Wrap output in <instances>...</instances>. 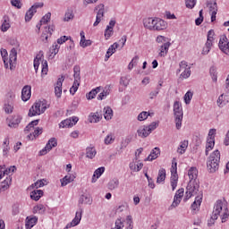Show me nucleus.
<instances>
[{
    "label": "nucleus",
    "mask_w": 229,
    "mask_h": 229,
    "mask_svg": "<svg viewBox=\"0 0 229 229\" xmlns=\"http://www.w3.org/2000/svg\"><path fill=\"white\" fill-rule=\"evenodd\" d=\"M209 74L212 76L213 81H217V69L215 66L210 67Z\"/></svg>",
    "instance_id": "obj_42"
},
{
    "label": "nucleus",
    "mask_w": 229,
    "mask_h": 229,
    "mask_svg": "<svg viewBox=\"0 0 229 229\" xmlns=\"http://www.w3.org/2000/svg\"><path fill=\"white\" fill-rule=\"evenodd\" d=\"M33 8H35V7H30V8L27 11V13H26V14H25V21H26V22H30V21H31V19L33 18V15H34L35 13H37V12L33 10Z\"/></svg>",
    "instance_id": "obj_37"
},
{
    "label": "nucleus",
    "mask_w": 229,
    "mask_h": 229,
    "mask_svg": "<svg viewBox=\"0 0 229 229\" xmlns=\"http://www.w3.org/2000/svg\"><path fill=\"white\" fill-rule=\"evenodd\" d=\"M58 146V141L56 138H51L47 143L46 147L39 151V157H44V155H47V152L52 150L53 148H56Z\"/></svg>",
    "instance_id": "obj_8"
},
{
    "label": "nucleus",
    "mask_w": 229,
    "mask_h": 229,
    "mask_svg": "<svg viewBox=\"0 0 229 229\" xmlns=\"http://www.w3.org/2000/svg\"><path fill=\"white\" fill-rule=\"evenodd\" d=\"M142 167H144V164L142 163H139V164H135L134 162L130 164V169L131 171H140V169H142Z\"/></svg>",
    "instance_id": "obj_40"
},
{
    "label": "nucleus",
    "mask_w": 229,
    "mask_h": 229,
    "mask_svg": "<svg viewBox=\"0 0 229 229\" xmlns=\"http://www.w3.org/2000/svg\"><path fill=\"white\" fill-rule=\"evenodd\" d=\"M104 117L106 121H110V119L114 117V111L110 106H106L104 108Z\"/></svg>",
    "instance_id": "obj_28"
},
{
    "label": "nucleus",
    "mask_w": 229,
    "mask_h": 229,
    "mask_svg": "<svg viewBox=\"0 0 229 229\" xmlns=\"http://www.w3.org/2000/svg\"><path fill=\"white\" fill-rule=\"evenodd\" d=\"M215 144H216V140H214V138H208L206 148L208 149H213Z\"/></svg>",
    "instance_id": "obj_46"
},
{
    "label": "nucleus",
    "mask_w": 229,
    "mask_h": 229,
    "mask_svg": "<svg viewBox=\"0 0 229 229\" xmlns=\"http://www.w3.org/2000/svg\"><path fill=\"white\" fill-rule=\"evenodd\" d=\"M8 30H10V22H8V20H4V22L2 23L1 26V30L8 31Z\"/></svg>",
    "instance_id": "obj_54"
},
{
    "label": "nucleus",
    "mask_w": 229,
    "mask_h": 229,
    "mask_svg": "<svg viewBox=\"0 0 229 229\" xmlns=\"http://www.w3.org/2000/svg\"><path fill=\"white\" fill-rule=\"evenodd\" d=\"M101 119H103V114L99 112L91 113L89 116V123H99Z\"/></svg>",
    "instance_id": "obj_20"
},
{
    "label": "nucleus",
    "mask_w": 229,
    "mask_h": 229,
    "mask_svg": "<svg viewBox=\"0 0 229 229\" xmlns=\"http://www.w3.org/2000/svg\"><path fill=\"white\" fill-rule=\"evenodd\" d=\"M80 66L76 65L73 67V78H74V81L73 83H80L81 80V76L80 75Z\"/></svg>",
    "instance_id": "obj_29"
},
{
    "label": "nucleus",
    "mask_w": 229,
    "mask_h": 229,
    "mask_svg": "<svg viewBox=\"0 0 229 229\" xmlns=\"http://www.w3.org/2000/svg\"><path fill=\"white\" fill-rule=\"evenodd\" d=\"M37 223H38V217L37 216H27L26 217V229H32L35 225H37Z\"/></svg>",
    "instance_id": "obj_16"
},
{
    "label": "nucleus",
    "mask_w": 229,
    "mask_h": 229,
    "mask_svg": "<svg viewBox=\"0 0 229 229\" xmlns=\"http://www.w3.org/2000/svg\"><path fill=\"white\" fill-rule=\"evenodd\" d=\"M216 0H208L207 6L209 8V12H215L217 13V2Z\"/></svg>",
    "instance_id": "obj_30"
},
{
    "label": "nucleus",
    "mask_w": 229,
    "mask_h": 229,
    "mask_svg": "<svg viewBox=\"0 0 229 229\" xmlns=\"http://www.w3.org/2000/svg\"><path fill=\"white\" fill-rule=\"evenodd\" d=\"M72 126H74V123L71 119L64 120L59 123V128H72Z\"/></svg>",
    "instance_id": "obj_36"
},
{
    "label": "nucleus",
    "mask_w": 229,
    "mask_h": 229,
    "mask_svg": "<svg viewBox=\"0 0 229 229\" xmlns=\"http://www.w3.org/2000/svg\"><path fill=\"white\" fill-rule=\"evenodd\" d=\"M47 71H48V68H47V61H43V62H42V70H41V73H42V74H47Z\"/></svg>",
    "instance_id": "obj_63"
},
{
    "label": "nucleus",
    "mask_w": 229,
    "mask_h": 229,
    "mask_svg": "<svg viewBox=\"0 0 229 229\" xmlns=\"http://www.w3.org/2000/svg\"><path fill=\"white\" fill-rule=\"evenodd\" d=\"M31 98V86H24L21 89L22 101H28Z\"/></svg>",
    "instance_id": "obj_15"
},
{
    "label": "nucleus",
    "mask_w": 229,
    "mask_h": 229,
    "mask_svg": "<svg viewBox=\"0 0 229 229\" xmlns=\"http://www.w3.org/2000/svg\"><path fill=\"white\" fill-rule=\"evenodd\" d=\"M117 47H119L118 43H114L112 46H110V47L107 49L106 57L107 59L110 58V56H112L114 53H115V49H117Z\"/></svg>",
    "instance_id": "obj_34"
},
{
    "label": "nucleus",
    "mask_w": 229,
    "mask_h": 229,
    "mask_svg": "<svg viewBox=\"0 0 229 229\" xmlns=\"http://www.w3.org/2000/svg\"><path fill=\"white\" fill-rule=\"evenodd\" d=\"M174 116L175 128L176 130H180L182 128V121H183V108L182 107L180 101H175L174 103Z\"/></svg>",
    "instance_id": "obj_3"
},
{
    "label": "nucleus",
    "mask_w": 229,
    "mask_h": 229,
    "mask_svg": "<svg viewBox=\"0 0 229 229\" xmlns=\"http://www.w3.org/2000/svg\"><path fill=\"white\" fill-rule=\"evenodd\" d=\"M101 91V87H97L86 95L87 99H94L98 94Z\"/></svg>",
    "instance_id": "obj_31"
},
{
    "label": "nucleus",
    "mask_w": 229,
    "mask_h": 229,
    "mask_svg": "<svg viewBox=\"0 0 229 229\" xmlns=\"http://www.w3.org/2000/svg\"><path fill=\"white\" fill-rule=\"evenodd\" d=\"M149 115H151V113L143 111L138 115V121H146Z\"/></svg>",
    "instance_id": "obj_45"
},
{
    "label": "nucleus",
    "mask_w": 229,
    "mask_h": 229,
    "mask_svg": "<svg viewBox=\"0 0 229 229\" xmlns=\"http://www.w3.org/2000/svg\"><path fill=\"white\" fill-rule=\"evenodd\" d=\"M191 76V68H188V70L182 71L181 73V78H183V80H187Z\"/></svg>",
    "instance_id": "obj_61"
},
{
    "label": "nucleus",
    "mask_w": 229,
    "mask_h": 229,
    "mask_svg": "<svg viewBox=\"0 0 229 229\" xmlns=\"http://www.w3.org/2000/svg\"><path fill=\"white\" fill-rule=\"evenodd\" d=\"M198 191H199V184L196 181H190L186 187L185 199H191L192 196L198 194Z\"/></svg>",
    "instance_id": "obj_4"
},
{
    "label": "nucleus",
    "mask_w": 229,
    "mask_h": 229,
    "mask_svg": "<svg viewBox=\"0 0 229 229\" xmlns=\"http://www.w3.org/2000/svg\"><path fill=\"white\" fill-rule=\"evenodd\" d=\"M76 179V176L74 175H65L63 179H61V185L62 187H65V185H69V183L74 182V180Z\"/></svg>",
    "instance_id": "obj_24"
},
{
    "label": "nucleus",
    "mask_w": 229,
    "mask_h": 229,
    "mask_svg": "<svg viewBox=\"0 0 229 229\" xmlns=\"http://www.w3.org/2000/svg\"><path fill=\"white\" fill-rule=\"evenodd\" d=\"M188 176L191 180L190 182L196 180V178H198V169L196 167H191L188 171Z\"/></svg>",
    "instance_id": "obj_32"
},
{
    "label": "nucleus",
    "mask_w": 229,
    "mask_h": 229,
    "mask_svg": "<svg viewBox=\"0 0 229 229\" xmlns=\"http://www.w3.org/2000/svg\"><path fill=\"white\" fill-rule=\"evenodd\" d=\"M147 128L148 130V133L151 134V131H154V130L158 128V122H152L149 125H147Z\"/></svg>",
    "instance_id": "obj_50"
},
{
    "label": "nucleus",
    "mask_w": 229,
    "mask_h": 229,
    "mask_svg": "<svg viewBox=\"0 0 229 229\" xmlns=\"http://www.w3.org/2000/svg\"><path fill=\"white\" fill-rule=\"evenodd\" d=\"M162 182H165V169L164 168L158 171V175L157 179V183H162Z\"/></svg>",
    "instance_id": "obj_35"
},
{
    "label": "nucleus",
    "mask_w": 229,
    "mask_h": 229,
    "mask_svg": "<svg viewBox=\"0 0 229 229\" xmlns=\"http://www.w3.org/2000/svg\"><path fill=\"white\" fill-rule=\"evenodd\" d=\"M43 128L42 127H38L34 130V131L32 132V135L34 137V139H37V137H38V135H42V131H43Z\"/></svg>",
    "instance_id": "obj_59"
},
{
    "label": "nucleus",
    "mask_w": 229,
    "mask_h": 229,
    "mask_svg": "<svg viewBox=\"0 0 229 229\" xmlns=\"http://www.w3.org/2000/svg\"><path fill=\"white\" fill-rule=\"evenodd\" d=\"M15 62H17V49L12 48L9 55V65L11 71H13V69H15V66L13 65Z\"/></svg>",
    "instance_id": "obj_13"
},
{
    "label": "nucleus",
    "mask_w": 229,
    "mask_h": 229,
    "mask_svg": "<svg viewBox=\"0 0 229 229\" xmlns=\"http://www.w3.org/2000/svg\"><path fill=\"white\" fill-rule=\"evenodd\" d=\"M159 155H160V148L158 147H156L154 149L151 150L150 155L146 158V160L152 162V160H157Z\"/></svg>",
    "instance_id": "obj_19"
},
{
    "label": "nucleus",
    "mask_w": 229,
    "mask_h": 229,
    "mask_svg": "<svg viewBox=\"0 0 229 229\" xmlns=\"http://www.w3.org/2000/svg\"><path fill=\"white\" fill-rule=\"evenodd\" d=\"M199 17L195 20L196 26H200V24L203 22V10H200L199 13Z\"/></svg>",
    "instance_id": "obj_51"
},
{
    "label": "nucleus",
    "mask_w": 229,
    "mask_h": 229,
    "mask_svg": "<svg viewBox=\"0 0 229 229\" xmlns=\"http://www.w3.org/2000/svg\"><path fill=\"white\" fill-rule=\"evenodd\" d=\"M64 80L65 77H64V75H62V77L57 80L56 85L55 87V94L56 98H62V85Z\"/></svg>",
    "instance_id": "obj_14"
},
{
    "label": "nucleus",
    "mask_w": 229,
    "mask_h": 229,
    "mask_svg": "<svg viewBox=\"0 0 229 229\" xmlns=\"http://www.w3.org/2000/svg\"><path fill=\"white\" fill-rule=\"evenodd\" d=\"M80 87V83H76L73 82V85L72 86V88L70 89V94H72V96H74V94H76V92H78V88Z\"/></svg>",
    "instance_id": "obj_53"
},
{
    "label": "nucleus",
    "mask_w": 229,
    "mask_h": 229,
    "mask_svg": "<svg viewBox=\"0 0 229 229\" xmlns=\"http://www.w3.org/2000/svg\"><path fill=\"white\" fill-rule=\"evenodd\" d=\"M183 192H184L183 188H181L176 191L174 197V201L171 205V208H176V207H178L180 203H182V198H183Z\"/></svg>",
    "instance_id": "obj_10"
},
{
    "label": "nucleus",
    "mask_w": 229,
    "mask_h": 229,
    "mask_svg": "<svg viewBox=\"0 0 229 229\" xmlns=\"http://www.w3.org/2000/svg\"><path fill=\"white\" fill-rule=\"evenodd\" d=\"M187 148H189V141L188 140H183L182 142H181L180 148H178V153H180V155H183V153H185V149H187Z\"/></svg>",
    "instance_id": "obj_39"
},
{
    "label": "nucleus",
    "mask_w": 229,
    "mask_h": 229,
    "mask_svg": "<svg viewBox=\"0 0 229 229\" xmlns=\"http://www.w3.org/2000/svg\"><path fill=\"white\" fill-rule=\"evenodd\" d=\"M40 65V57L38 55L34 59V69L36 72H38V66Z\"/></svg>",
    "instance_id": "obj_60"
},
{
    "label": "nucleus",
    "mask_w": 229,
    "mask_h": 229,
    "mask_svg": "<svg viewBox=\"0 0 229 229\" xmlns=\"http://www.w3.org/2000/svg\"><path fill=\"white\" fill-rule=\"evenodd\" d=\"M94 12H97L96 21L93 24V26L96 27L99 25V22H101L102 18L105 17V4H99L95 7Z\"/></svg>",
    "instance_id": "obj_7"
},
{
    "label": "nucleus",
    "mask_w": 229,
    "mask_h": 229,
    "mask_svg": "<svg viewBox=\"0 0 229 229\" xmlns=\"http://www.w3.org/2000/svg\"><path fill=\"white\" fill-rule=\"evenodd\" d=\"M51 54L54 55H58V51H60V47L58 44L55 43L53 46H52V48H51Z\"/></svg>",
    "instance_id": "obj_56"
},
{
    "label": "nucleus",
    "mask_w": 229,
    "mask_h": 229,
    "mask_svg": "<svg viewBox=\"0 0 229 229\" xmlns=\"http://www.w3.org/2000/svg\"><path fill=\"white\" fill-rule=\"evenodd\" d=\"M103 173H105V166H101L99 168H98L95 172H94V174L92 176V183H96L98 178H99Z\"/></svg>",
    "instance_id": "obj_25"
},
{
    "label": "nucleus",
    "mask_w": 229,
    "mask_h": 229,
    "mask_svg": "<svg viewBox=\"0 0 229 229\" xmlns=\"http://www.w3.org/2000/svg\"><path fill=\"white\" fill-rule=\"evenodd\" d=\"M127 227L125 229H133V221L131 220V216H127Z\"/></svg>",
    "instance_id": "obj_64"
},
{
    "label": "nucleus",
    "mask_w": 229,
    "mask_h": 229,
    "mask_svg": "<svg viewBox=\"0 0 229 229\" xmlns=\"http://www.w3.org/2000/svg\"><path fill=\"white\" fill-rule=\"evenodd\" d=\"M11 4L14 6V8L21 10L22 8V0H11Z\"/></svg>",
    "instance_id": "obj_48"
},
{
    "label": "nucleus",
    "mask_w": 229,
    "mask_h": 229,
    "mask_svg": "<svg viewBox=\"0 0 229 229\" xmlns=\"http://www.w3.org/2000/svg\"><path fill=\"white\" fill-rule=\"evenodd\" d=\"M139 60V55H136L132 58L131 63L128 65V70L131 71L133 69V65H137V61Z\"/></svg>",
    "instance_id": "obj_52"
},
{
    "label": "nucleus",
    "mask_w": 229,
    "mask_h": 229,
    "mask_svg": "<svg viewBox=\"0 0 229 229\" xmlns=\"http://www.w3.org/2000/svg\"><path fill=\"white\" fill-rule=\"evenodd\" d=\"M157 22V18H145L143 20V26L146 30H149L150 31H154L155 24Z\"/></svg>",
    "instance_id": "obj_11"
},
{
    "label": "nucleus",
    "mask_w": 229,
    "mask_h": 229,
    "mask_svg": "<svg viewBox=\"0 0 229 229\" xmlns=\"http://www.w3.org/2000/svg\"><path fill=\"white\" fill-rule=\"evenodd\" d=\"M47 110V103L46 100H38L29 110V117H34V115H40Z\"/></svg>",
    "instance_id": "obj_2"
},
{
    "label": "nucleus",
    "mask_w": 229,
    "mask_h": 229,
    "mask_svg": "<svg viewBox=\"0 0 229 229\" xmlns=\"http://www.w3.org/2000/svg\"><path fill=\"white\" fill-rule=\"evenodd\" d=\"M179 65L180 69L177 71V72H182V71H187L189 68H191L189 64H187L186 61H182Z\"/></svg>",
    "instance_id": "obj_49"
},
{
    "label": "nucleus",
    "mask_w": 229,
    "mask_h": 229,
    "mask_svg": "<svg viewBox=\"0 0 229 229\" xmlns=\"http://www.w3.org/2000/svg\"><path fill=\"white\" fill-rule=\"evenodd\" d=\"M119 187V179L114 178L107 183V189L109 191H115Z\"/></svg>",
    "instance_id": "obj_27"
},
{
    "label": "nucleus",
    "mask_w": 229,
    "mask_h": 229,
    "mask_svg": "<svg viewBox=\"0 0 229 229\" xmlns=\"http://www.w3.org/2000/svg\"><path fill=\"white\" fill-rule=\"evenodd\" d=\"M72 19H74V13H72V11L66 12L64 14V21L65 22H69V21H72Z\"/></svg>",
    "instance_id": "obj_47"
},
{
    "label": "nucleus",
    "mask_w": 229,
    "mask_h": 229,
    "mask_svg": "<svg viewBox=\"0 0 229 229\" xmlns=\"http://www.w3.org/2000/svg\"><path fill=\"white\" fill-rule=\"evenodd\" d=\"M137 133L141 139H146V137H149L150 135L147 125L140 127L137 131Z\"/></svg>",
    "instance_id": "obj_18"
},
{
    "label": "nucleus",
    "mask_w": 229,
    "mask_h": 229,
    "mask_svg": "<svg viewBox=\"0 0 229 229\" xmlns=\"http://www.w3.org/2000/svg\"><path fill=\"white\" fill-rule=\"evenodd\" d=\"M186 8H194L196 6V0H186Z\"/></svg>",
    "instance_id": "obj_62"
},
{
    "label": "nucleus",
    "mask_w": 229,
    "mask_h": 229,
    "mask_svg": "<svg viewBox=\"0 0 229 229\" xmlns=\"http://www.w3.org/2000/svg\"><path fill=\"white\" fill-rule=\"evenodd\" d=\"M83 214V208H80L76 212L74 219L71 222V226H78L80 221H81V216Z\"/></svg>",
    "instance_id": "obj_17"
},
{
    "label": "nucleus",
    "mask_w": 229,
    "mask_h": 229,
    "mask_svg": "<svg viewBox=\"0 0 229 229\" xmlns=\"http://www.w3.org/2000/svg\"><path fill=\"white\" fill-rule=\"evenodd\" d=\"M42 196H44V191L42 190H34L30 192V198L34 199V201H38Z\"/></svg>",
    "instance_id": "obj_26"
},
{
    "label": "nucleus",
    "mask_w": 229,
    "mask_h": 229,
    "mask_svg": "<svg viewBox=\"0 0 229 229\" xmlns=\"http://www.w3.org/2000/svg\"><path fill=\"white\" fill-rule=\"evenodd\" d=\"M191 99H192V92L188 91L185 95H184V101L186 105H190L191 104Z\"/></svg>",
    "instance_id": "obj_55"
},
{
    "label": "nucleus",
    "mask_w": 229,
    "mask_h": 229,
    "mask_svg": "<svg viewBox=\"0 0 229 229\" xmlns=\"http://www.w3.org/2000/svg\"><path fill=\"white\" fill-rule=\"evenodd\" d=\"M51 20V13H47L45 16L42 17L39 22L43 24H47L48 21Z\"/></svg>",
    "instance_id": "obj_58"
},
{
    "label": "nucleus",
    "mask_w": 229,
    "mask_h": 229,
    "mask_svg": "<svg viewBox=\"0 0 229 229\" xmlns=\"http://www.w3.org/2000/svg\"><path fill=\"white\" fill-rule=\"evenodd\" d=\"M219 49L223 51L225 55L229 54V42L228 38L226 36H222L220 38L219 43H218Z\"/></svg>",
    "instance_id": "obj_9"
},
{
    "label": "nucleus",
    "mask_w": 229,
    "mask_h": 229,
    "mask_svg": "<svg viewBox=\"0 0 229 229\" xmlns=\"http://www.w3.org/2000/svg\"><path fill=\"white\" fill-rule=\"evenodd\" d=\"M79 203L81 205H92V198L89 194H83L81 196Z\"/></svg>",
    "instance_id": "obj_23"
},
{
    "label": "nucleus",
    "mask_w": 229,
    "mask_h": 229,
    "mask_svg": "<svg viewBox=\"0 0 229 229\" xmlns=\"http://www.w3.org/2000/svg\"><path fill=\"white\" fill-rule=\"evenodd\" d=\"M169 47H171V42L165 43L159 46V56H165L167 55V51H169Z\"/></svg>",
    "instance_id": "obj_22"
},
{
    "label": "nucleus",
    "mask_w": 229,
    "mask_h": 229,
    "mask_svg": "<svg viewBox=\"0 0 229 229\" xmlns=\"http://www.w3.org/2000/svg\"><path fill=\"white\" fill-rule=\"evenodd\" d=\"M96 148H91V147H88L86 148V157L87 158H94V157H96Z\"/></svg>",
    "instance_id": "obj_38"
},
{
    "label": "nucleus",
    "mask_w": 229,
    "mask_h": 229,
    "mask_svg": "<svg viewBox=\"0 0 229 229\" xmlns=\"http://www.w3.org/2000/svg\"><path fill=\"white\" fill-rule=\"evenodd\" d=\"M201 199H203L202 197H196L195 201L191 204L192 210H196V208H198L201 205Z\"/></svg>",
    "instance_id": "obj_41"
},
{
    "label": "nucleus",
    "mask_w": 229,
    "mask_h": 229,
    "mask_svg": "<svg viewBox=\"0 0 229 229\" xmlns=\"http://www.w3.org/2000/svg\"><path fill=\"white\" fill-rule=\"evenodd\" d=\"M220 160H221V152H219L218 149L215 150L212 154H210L207 162V167L209 173H216V171L219 169Z\"/></svg>",
    "instance_id": "obj_1"
},
{
    "label": "nucleus",
    "mask_w": 229,
    "mask_h": 229,
    "mask_svg": "<svg viewBox=\"0 0 229 229\" xmlns=\"http://www.w3.org/2000/svg\"><path fill=\"white\" fill-rule=\"evenodd\" d=\"M178 163H172V167H171V185H172V191H174L176 187L178 186Z\"/></svg>",
    "instance_id": "obj_6"
},
{
    "label": "nucleus",
    "mask_w": 229,
    "mask_h": 229,
    "mask_svg": "<svg viewBox=\"0 0 229 229\" xmlns=\"http://www.w3.org/2000/svg\"><path fill=\"white\" fill-rule=\"evenodd\" d=\"M40 120H33L32 122H30L24 129V132L28 133L29 131H31V130H35V126H37L38 124V122Z\"/></svg>",
    "instance_id": "obj_33"
},
{
    "label": "nucleus",
    "mask_w": 229,
    "mask_h": 229,
    "mask_svg": "<svg viewBox=\"0 0 229 229\" xmlns=\"http://www.w3.org/2000/svg\"><path fill=\"white\" fill-rule=\"evenodd\" d=\"M113 35H114V29L110 27H106L104 34L106 40H108L110 37H112Z\"/></svg>",
    "instance_id": "obj_44"
},
{
    "label": "nucleus",
    "mask_w": 229,
    "mask_h": 229,
    "mask_svg": "<svg viewBox=\"0 0 229 229\" xmlns=\"http://www.w3.org/2000/svg\"><path fill=\"white\" fill-rule=\"evenodd\" d=\"M21 124V117H16L9 123L10 128H17Z\"/></svg>",
    "instance_id": "obj_43"
},
{
    "label": "nucleus",
    "mask_w": 229,
    "mask_h": 229,
    "mask_svg": "<svg viewBox=\"0 0 229 229\" xmlns=\"http://www.w3.org/2000/svg\"><path fill=\"white\" fill-rule=\"evenodd\" d=\"M221 210H223V201L217 200L215 204L211 218L208 223V226H212V225H214V221L217 220V217H219V215L221 214Z\"/></svg>",
    "instance_id": "obj_5"
},
{
    "label": "nucleus",
    "mask_w": 229,
    "mask_h": 229,
    "mask_svg": "<svg viewBox=\"0 0 229 229\" xmlns=\"http://www.w3.org/2000/svg\"><path fill=\"white\" fill-rule=\"evenodd\" d=\"M4 110L5 114H12V112H13V106L12 104H5Z\"/></svg>",
    "instance_id": "obj_57"
},
{
    "label": "nucleus",
    "mask_w": 229,
    "mask_h": 229,
    "mask_svg": "<svg viewBox=\"0 0 229 229\" xmlns=\"http://www.w3.org/2000/svg\"><path fill=\"white\" fill-rule=\"evenodd\" d=\"M166 28H167V22H165V21L159 18H156L154 31H162L164 30H166Z\"/></svg>",
    "instance_id": "obj_12"
},
{
    "label": "nucleus",
    "mask_w": 229,
    "mask_h": 229,
    "mask_svg": "<svg viewBox=\"0 0 229 229\" xmlns=\"http://www.w3.org/2000/svg\"><path fill=\"white\" fill-rule=\"evenodd\" d=\"M12 183V177H6V179L1 182L0 184V192L4 191H8L10 189V184Z\"/></svg>",
    "instance_id": "obj_21"
}]
</instances>
